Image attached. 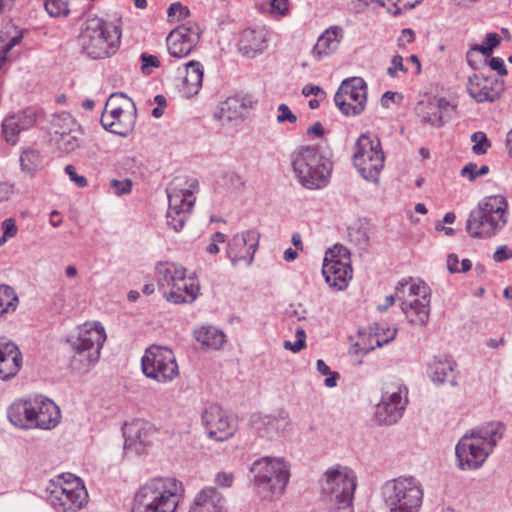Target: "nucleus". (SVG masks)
Wrapping results in <instances>:
<instances>
[{"instance_id": "nucleus-25", "label": "nucleus", "mask_w": 512, "mask_h": 512, "mask_svg": "<svg viewBox=\"0 0 512 512\" xmlns=\"http://www.w3.org/2000/svg\"><path fill=\"white\" fill-rule=\"evenodd\" d=\"M36 122L35 114L31 110H23L6 117L2 122V133L5 140L15 145L22 131L28 130Z\"/></svg>"}, {"instance_id": "nucleus-48", "label": "nucleus", "mask_w": 512, "mask_h": 512, "mask_svg": "<svg viewBox=\"0 0 512 512\" xmlns=\"http://www.w3.org/2000/svg\"><path fill=\"white\" fill-rule=\"evenodd\" d=\"M328 261L330 260H340L341 262L344 260H350V251L344 247L343 245L336 244L333 248L328 249L325 254V258Z\"/></svg>"}, {"instance_id": "nucleus-63", "label": "nucleus", "mask_w": 512, "mask_h": 512, "mask_svg": "<svg viewBox=\"0 0 512 512\" xmlns=\"http://www.w3.org/2000/svg\"><path fill=\"white\" fill-rule=\"evenodd\" d=\"M484 43L488 46V50L493 51L500 44V37L497 33L490 32L486 35Z\"/></svg>"}, {"instance_id": "nucleus-51", "label": "nucleus", "mask_w": 512, "mask_h": 512, "mask_svg": "<svg viewBox=\"0 0 512 512\" xmlns=\"http://www.w3.org/2000/svg\"><path fill=\"white\" fill-rule=\"evenodd\" d=\"M306 340V333L303 329H298L296 331V341L291 342L289 340H286L283 344L284 348L287 350H291L294 353L299 352L305 347Z\"/></svg>"}, {"instance_id": "nucleus-5", "label": "nucleus", "mask_w": 512, "mask_h": 512, "mask_svg": "<svg viewBox=\"0 0 512 512\" xmlns=\"http://www.w3.org/2000/svg\"><path fill=\"white\" fill-rule=\"evenodd\" d=\"M293 171L299 183L310 190L324 188L332 172V162L316 147L301 146L291 155Z\"/></svg>"}, {"instance_id": "nucleus-40", "label": "nucleus", "mask_w": 512, "mask_h": 512, "mask_svg": "<svg viewBox=\"0 0 512 512\" xmlns=\"http://www.w3.org/2000/svg\"><path fill=\"white\" fill-rule=\"evenodd\" d=\"M20 166L24 173L33 176L43 166V158L39 151L26 149L20 155Z\"/></svg>"}, {"instance_id": "nucleus-7", "label": "nucleus", "mask_w": 512, "mask_h": 512, "mask_svg": "<svg viewBox=\"0 0 512 512\" xmlns=\"http://www.w3.org/2000/svg\"><path fill=\"white\" fill-rule=\"evenodd\" d=\"M106 340L104 327L98 323L85 324L74 340H69L73 351L71 363L75 369L88 370L100 358Z\"/></svg>"}, {"instance_id": "nucleus-19", "label": "nucleus", "mask_w": 512, "mask_h": 512, "mask_svg": "<svg viewBox=\"0 0 512 512\" xmlns=\"http://www.w3.org/2000/svg\"><path fill=\"white\" fill-rule=\"evenodd\" d=\"M505 90L504 80L475 73L468 79L467 91L477 102H494Z\"/></svg>"}, {"instance_id": "nucleus-14", "label": "nucleus", "mask_w": 512, "mask_h": 512, "mask_svg": "<svg viewBox=\"0 0 512 512\" xmlns=\"http://www.w3.org/2000/svg\"><path fill=\"white\" fill-rule=\"evenodd\" d=\"M144 375L160 383H167L179 374L173 351L167 347L152 345L145 350L141 359Z\"/></svg>"}, {"instance_id": "nucleus-61", "label": "nucleus", "mask_w": 512, "mask_h": 512, "mask_svg": "<svg viewBox=\"0 0 512 512\" xmlns=\"http://www.w3.org/2000/svg\"><path fill=\"white\" fill-rule=\"evenodd\" d=\"M1 226L3 235L8 239L14 237L17 234V227L15 221L12 218L5 219Z\"/></svg>"}, {"instance_id": "nucleus-23", "label": "nucleus", "mask_w": 512, "mask_h": 512, "mask_svg": "<svg viewBox=\"0 0 512 512\" xmlns=\"http://www.w3.org/2000/svg\"><path fill=\"white\" fill-rule=\"evenodd\" d=\"M153 433L152 425L147 422L137 421L131 423L124 430V449L132 450L136 454L143 453L145 448L151 444Z\"/></svg>"}, {"instance_id": "nucleus-26", "label": "nucleus", "mask_w": 512, "mask_h": 512, "mask_svg": "<svg viewBox=\"0 0 512 512\" xmlns=\"http://www.w3.org/2000/svg\"><path fill=\"white\" fill-rule=\"evenodd\" d=\"M226 499L215 487L200 490L188 512H226Z\"/></svg>"}, {"instance_id": "nucleus-18", "label": "nucleus", "mask_w": 512, "mask_h": 512, "mask_svg": "<svg viewBox=\"0 0 512 512\" xmlns=\"http://www.w3.org/2000/svg\"><path fill=\"white\" fill-rule=\"evenodd\" d=\"M260 234L254 230H246L235 234L227 243L226 256L233 267L243 263L250 266L258 249Z\"/></svg>"}, {"instance_id": "nucleus-22", "label": "nucleus", "mask_w": 512, "mask_h": 512, "mask_svg": "<svg viewBox=\"0 0 512 512\" xmlns=\"http://www.w3.org/2000/svg\"><path fill=\"white\" fill-rule=\"evenodd\" d=\"M255 103L250 94H235L220 103L216 117L223 123L239 120Z\"/></svg>"}, {"instance_id": "nucleus-42", "label": "nucleus", "mask_w": 512, "mask_h": 512, "mask_svg": "<svg viewBox=\"0 0 512 512\" xmlns=\"http://www.w3.org/2000/svg\"><path fill=\"white\" fill-rule=\"evenodd\" d=\"M82 131L71 132L61 136L52 137L58 149L64 153H72L80 147Z\"/></svg>"}, {"instance_id": "nucleus-16", "label": "nucleus", "mask_w": 512, "mask_h": 512, "mask_svg": "<svg viewBox=\"0 0 512 512\" xmlns=\"http://www.w3.org/2000/svg\"><path fill=\"white\" fill-rule=\"evenodd\" d=\"M201 419L208 437L217 441L229 439L238 429L234 417L217 404L205 408Z\"/></svg>"}, {"instance_id": "nucleus-2", "label": "nucleus", "mask_w": 512, "mask_h": 512, "mask_svg": "<svg viewBox=\"0 0 512 512\" xmlns=\"http://www.w3.org/2000/svg\"><path fill=\"white\" fill-rule=\"evenodd\" d=\"M182 482L172 477H154L134 495L133 512H177L183 497Z\"/></svg>"}, {"instance_id": "nucleus-20", "label": "nucleus", "mask_w": 512, "mask_h": 512, "mask_svg": "<svg viewBox=\"0 0 512 512\" xmlns=\"http://www.w3.org/2000/svg\"><path fill=\"white\" fill-rule=\"evenodd\" d=\"M200 38L199 28L195 24L181 25L173 29L166 38L170 56L184 58L197 45Z\"/></svg>"}, {"instance_id": "nucleus-30", "label": "nucleus", "mask_w": 512, "mask_h": 512, "mask_svg": "<svg viewBox=\"0 0 512 512\" xmlns=\"http://www.w3.org/2000/svg\"><path fill=\"white\" fill-rule=\"evenodd\" d=\"M199 284L186 275L178 281L172 290L165 291V299L174 304L192 303L198 296Z\"/></svg>"}, {"instance_id": "nucleus-29", "label": "nucleus", "mask_w": 512, "mask_h": 512, "mask_svg": "<svg viewBox=\"0 0 512 512\" xmlns=\"http://www.w3.org/2000/svg\"><path fill=\"white\" fill-rule=\"evenodd\" d=\"M430 301L431 294H428L424 298L419 297L416 300L408 299V301L406 300L400 303V306L402 312L411 324L424 326L427 324L430 316Z\"/></svg>"}, {"instance_id": "nucleus-62", "label": "nucleus", "mask_w": 512, "mask_h": 512, "mask_svg": "<svg viewBox=\"0 0 512 512\" xmlns=\"http://www.w3.org/2000/svg\"><path fill=\"white\" fill-rule=\"evenodd\" d=\"M491 69L495 70L498 75L504 76L507 74V69L502 58L493 57L489 61Z\"/></svg>"}, {"instance_id": "nucleus-57", "label": "nucleus", "mask_w": 512, "mask_h": 512, "mask_svg": "<svg viewBox=\"0 0 512 512\" xmlns=\"http://www.w3.org/2000/svg\"><path fill=\"white\" fill-rule=\"evenodd\" d=\"M214 481L219 487L228 488L233 484L234 475L230 472H219L216 474Z\"/></svg>"}, {"instance_id": "nucleus-56", "label": "nucleus", "mask_w": 512, "mask_h": 512, "mask_svg": "<svg viewBox=\"0 0 512 512\" xmlns=\"http://www.w3.org/2000/svg\"><path fill=\"white\" fill-rule=\"evenodd\" d=\"M512 258V251L506 245H500L493 253V260L497 263L509 260Z\"/></svg>"}, {"instance_id": "nucleus-21", "label": "nucleus", "mask_w": 512, "mask_h": 512, "mask_svg": "<svg viewBox=\"0 0 512 512\" xmlns=\"http://www.w3.org/2000/svg\"><path fill=\"white\" fill-rule=\"evenodd\" d=\"M32 408L34 414L33 429L51 430L60 423V409L51 399L36 395L32 397Z\"/></svg>"}, {"instance_id": "nucleus-49", "label": "nucleus", "mask_w": 512, "mask_h": 512, "mask_svg": "<svg viewBox=\"0 0 512 512\" xmlns=\"http://www.w3.org/2000/svg\"><path fill=\"white\" fill-rule=\"evenodd\" d=\"M489 171V167L486 165L478 168L477 164L469 163L461 169V175L463 177H467L469 180H474L478 176H482L487 174Z\"/></svg>"}, {"instance_id": "nucleus-52", "label": "nucleus", "mask_w": 512, "mask_h": 512, "mask_svg": "<svg viewBox=\"0 0 512 512\" xmlns=\"http://www.w3.org/2000/svg\"><path fill=\"white\" fill-rule=\"evenodd\" d=\"M168 17L172 20H181L189 16L190 11L188 7L179 2L172 3L167 10Z\"/></svg>"}, {"instance_id": "nucleus-55", "label": "nucleus", "mask_w": 512, "mask_h": 512, "mask_svg": "<svg viewBox=\"0 0 512 512\" xmlns=\"http://www.w3.org/2000/svg\"><path fill=\"white\" fill-rule=\"evenodd\" d=\"M397 70L406 72L407 69L403 65V58L400 55L393 56L391 60V66L388 67L387 73L390 77H396L397 76Z\"/></svg>"}, {"instance_id": "nucleus-64", "label": "nucleus", "mask_w": 512, "mask_h": 512, "mask_svg": "<svg viewBox=\"0 0 512 512\" xmlns=\"http://www.w3.org/2000/svg\"><path fill=\"white\" fill-rule=\"evenodd\" d=\"M415 39V33L413 30L406 28L401 32V36L399 37V45H405L412 43Z\"/></svg>"}, {"instance_id": "nucleus-8", "label": "nucleus", "mask_w": 512, "mask_h": 512, "mask_svg": "<svg viewBox=\"0 0 512 512\" xmlns=\"http://www.w3.org/2000/svg\"><path fill=\"white\" fill-rule=\"evenodd\" d=\"M255 485L271 497L283 494L290 477L289 467L282 458L263 457L251 467Z\"/></svg>"}, {"instance_id": "nucleus-39", "label": "nucleus", "mask_w": 512, "mask_h": 512, "mask_svg": "<svg viewBox=\"0 0 512 512\" xmlns=\"http://www.w3.org/2000/svg\"><path fill=\"white\" fill-rule=\"evenodd\" d=\"M52 137L78 132L81 129L77 121L68 112H61L53 116L51 121Z\"/></svg>"}, {"instance_id": "nucleus-6", "label": "nucleus", "mask_w": 512, "mask_h": 512, "mask_svg": "<svg viewBox=\"0 0 512 512\" xmlns=\"http://www.w3.org/2000/svg\"><path fill=\"white\" fill-rule=\"evenodd\" d=\"M424 497L422 484L413 476H400L381 486L387 512H420Z\"/></svg>"}, {"instance_id": "nucleus-41", "label": "nucleus", "mask_w": 512, "mask_h": 512, "mask_svg": "<svg viewBox=\"0 0 512 512\" xmlns=\"http://www.w3.org/2000/svg\"><path fill=\"white\" fill-rule=\"evenodd\" d=\"M18 305V296L14 289L9 285H0V319L5 318L6 314L14 312Z\"/></svg>"}, {"instance_id": "nucleus-12", "label": "nucleus", "mask_w": 512, "mask_h": 512, "mask_svg": "<svg viewBox=\"0 0 512 512\" xmlns=\"http://www.w3.org/2000/svg\"><path fill=\"white\" fill-rule=\"evenodd\" d=\"M136 123L134 103L123 93L112 94L105 104L101 117L103 128L113 134L126 137Z\"/></svg>"}, {"instance_id": "nucleus-36", "label": "nucleus", "mask_w": 512, "mask_h": 512, "mask_svg": "<svg viewBox=\"0 0 512 512\" xmlns=\"http://www.w3.org/2000/svg\"><path fill=\"white\" fill-rule=\"evenodd\" d=\"M186 269L183 266L161 264L157 267V283L159 290L165 297V291L172 290L178 281L185 276Z\"/></svg>"}, {"instance_id": "nucleus-50", "label": "nucleus", "mask_w": 512, "mask_h": 512, "mask_svg": "<svg viewBox=\"0 0 512 512\" xmlns=\"http://www.w3.org/2000/svg\"><path fill=\"white\" fill-rule=\"evenodd\" d=\"M132 185V180L129 178H125L123 180L112 179L110 181V187L113 189L116 196L129 194L132 190Z\"/></svg>"}, {"instance_id": "nucleus-10", "label": "nucleus", "mask_w": 512, "mask_h": 512, "mask_svg": "<svg viewBox=\"0 0 512 512\" xmlns=\"http://www.w3.org/2000/svg\"><path fill=\"white\" fill-rule=\"evenodd\" d=\"M198 188V181L192 179L187 188L182 187V179L175 178L167 188L168 209L166 224L175 232H179L188 220L194 203V192Z\"/></svg>"}, {"instance_id": "nucleus-15", "label": "nucleus", "mask_w": 512, "mask_h": 512, "mask_svg": "<svg viewBox=\"0 0 512 512\" xmlns=\"http://www.w3.org/2000/svg\"><path fill=\"white\" fill-rule=\"evenodd\" d=\"M366 101L367 84L361 77L343 80L334 96L335 105L347 116L361 114L365 109Z\"/></svg>"}, {"instance_id": "nucleus-37", "label": "nucleus", "mask_w": 512, "mask_h": 512, "mask_svg": "<svg viewBox=\"0 0 512 512\" xmlns=\"http://www.w3.org/2000/svg\"><path fill=\"white\" fill-rule=\"evenodd\" d=\"M290 424L289 414L285 410H280L275 415H265L260 417L257 429L263 430V434L272 437L286 430Z\"/></svg>"}, {"instance_id": "nucleus-47", "label": "nucleus", "mask_w": 512, "mask_h": 512, "mask_svg": "<svg viewBox=\"0 0 512 512\" xmlns=\"http://www.w3.org/2000/svg\"><path fill=\"white\" fill-rule=\"evenodd\" d=\"M261 8L268 10L272 15L284 16L288 13L289 2L288 0H270L261 5Z\"/></svg>"}, {"instance_id": "nucleus-31", "label": "nucleus", "mask_w": 512, "mask_h": 512, "mask_svg": "<svg viewBox=\"0 0 512 512\" xmlns=\"http://www.w3.org/2000/svg\"><path fill=\"white\" fill-rule=\"evenodd\" d=\"M7 416L12 425L20 429H33L34 414L32 397L13 402L7 410Z\"/></svg>"}, {"instance_id": "nucleus-45", "label": "nucleus", "mask_w": 512, "mask_h": 512, "mask_svg": "<svg viewBox=\"0 0 512 512\" xmlns=\"http://www.w3.org/2000/svg\"><path fill=\"white\" fill-rule=\"evenodd\" d=\"M45 9L52 17H64L70 12L69 0H46Z\"/></svg>"}, {"instance_id": "nucleus-32", "label": "nucleus", "mask_w": 512, "mask_h": 512, "mask_svg": "<svg viewBox=\"0 0 512 512\" xmlns=\"http://www.w3.org/2000/svg\"><path fill=\"white\" fill-rule=\"evenodd\" d=\"M343 29L339 26H331L326 29L318 38L312 50L313 56L320 60L335 52L343 39Z\"/></svg>"}, {"instance_id": "nucleus-44", "label": "nucleus", "mask_w": 512, "mask_h": 512, "mask_svg": "<svg viewBox=\"0 0 512 512\" xmlns=\"http://www.w3.org/2000/svg\"><path fill=\"white\" fill-rule=\"evenodd\" d=\"M397 334L396 328H391L386 324H375L374 337H375V346L381 347L386 343L392 341Z\"/></svg>"}, {"instance_id": "nucleus-38", "label": "nucleus", "mask_w": 512, "mask_h": 512, "mask_svg": "<svg viewBox=\"0 0 512 512\" xmlns=\"http://www.w3.org/2000/svg\"><path fill=\"white\" fill-rule=\"evenodd\" d=\"M195 339L202 344V346L218 350L225 342V334L214 326H201L194 331Z\"/></svg>"}, {"instance_id": "nucleus-3", "label": "nucleus", "mask_w": 512, "mask_h": 512, "mask_svg": "<svg viewBox=\"0 0 512 512\" xmlns=\"http://www.w3.org/2000/svg\"><path fill=\"white\" fill-rule=\"evenodd\" d=\"M121 39V28L116 22L100 17H89L82 25L79 44L92 59H104L116 53Z\"/></svg>"}, {"instance_id": "nucleus-54", "label": "nucleus", "mask_w": 512, "mask_h": 512, "mask_svg": "<svg viewBox=\"0 0 512 512\" xmlns=\"http://www.w3.org/2000/svg\"><path fill=\"white\" fill-rule=\"evenodd\" d=\"M226 235L222 232H215L211 235V242L206 248L209 254H218L220 252L219 244L226 242Z\"/></svg>"}, {"instance_id": "nucleus-4", "label": "nucleus", "mask_w": 512, "mask_h": 512, "mask_svg": "<svg viewBox=\"0 0 512 512\" xmlns=\"http://www.w3.org/2000/svg\"><path fill=\"white\" fill-rule=\"evenodd\" d=\"M507 215V199L503 195L488 196L471 210L466 230L473 238H492L506 226Z\"/></svg>"}, {"instance_id": "nucleus-24", "label": "nucleus", "mask_w": 512, "mask_h": 512, "mask_svg": "<svg viewBox=\"0 0 512 512\" xmlns=\"http://www.w3.org/2000/svg\"><path fill=\"white\" fill-rule=\"evenodd\" d=\"M352 273L351 261L324 259L322 274L330 287L336 290L345 289L352 279Z\"/></svg>"}, {"instance_id": "nucleus-17", "label": "nucleus", "mask_w": 512, "mask_h": 512, "mask_svg": "<svg viewBox=\"0 0 512 512\" xmlns=\"http://www.w3.org/2000/svg\"><path fill=\"white\" fill-rule=\"evenodd\" d=\"M407 393V388L400 383L387 386L376 407V416L381 423L391 425L402 417L408 402Z\"/></svg>"}, {"instance_id": "nucleus-43", "label": "nucleus", "mask_w": 512, "mask_h": 512, "mask_svg": "<svg viewBox=\"0 0 512 512\" xmlns=\"http://www.w3.org/2000/svg\"><path fill=\"white\" fill-rule=\"evenodd\" d=\"M447 105L448 103L444 99L437 100L435 104L430 103L429 112L422 117V122L434 127H441L444 124L442 109Z\"/></svg>"}, {"instance_id": "nucleus-28", "label": "nucleus", "mask_w": 512, "mask_h": 512, "mask_svg": "<svg viewBox=\"0 0 512 512\" xmlns=\"http://www.w3.org/2000/svg\"><path fill=\"white\" fill-rule=\"evenodd\" d=\"M21 367V353L12 341L0 340V379L14 377Z\"/></svg>"}, {"instance_id": "nucleus-59", "label": "nucleus", "mask_w": 512, "mask_h": 512, "mask_svg": "<svg viewBox=\"0 0 512 512\" xmlns=\"http://www.w3.org/2000/svg\"><path fill=\"white\" fill-rule=\"evenodd\" d=\"M141 62H142V71L144 73H146V70L150 67H159L160 66V61L159 59L154 56V55H151V54H147V53H142L141 54Z\"/></svg>"}, {"instance_id": "nucleus-60", "label": "nucleus", "mask_w": 512, "mask_h": 512, "mask_svg": "<svg viewBox=\"0 0 512 512\" xmlns=\"http://www.w3.org/2000/svg\"><path fill=\"white\" fill-rule=\"evenodd\" d=\"M474 52H480L484 56H490V54L492 53L491 50H488V46L485 43L483 45L476 44V45L472 46L467 53V60H468L469 65L473 68H476V66L474 65V62L471 59L472 54Z\"/></svg>"}, {"instance_id": "nucleus-11", "label": "nucleus", "mask_w": 512, "mask_h": 512, "mask_svg": "<svg viewBox=\"0 0 512 512\" xmlns=\"http://www.w3.org/2000/svg\"><path fill=\"white\" fill-rule=\"evenodd\" d=\"M48 501L59 512L77 511L88 501V493L82 481L72 474L58 477L47 487Z\"/></svg>"}, {"instance_id": "nucleus-13", "label": "nucleus", "mask_w": 512, "mask_h": 512, "mask_svg": "<svg viewBox=\"0 0 512 512\" xmlns=\"http://www.w3.org/2000/svg\"><path fill=\"white\" fill-rule=\"evenodd\" d=\"M357 479L354 471L346 466L336 465L325 472L322 491L337 509L349 507L352 504Z\"/></svg>"}, {"instance_id": "nucleus-1", "label": "nucleus", "mask_w": 512, "mask_h": 512, "mask_svg": "<svg viewBox=\"0 0 512 512\" xmlns=\"http://www.w3.org/2000/svg\"><path fill=\"white\" fill-rule=\"evenodd\" d=\"M506 430L502 422H491L466 433L455 447L457 466L461 470L480 468Z\"/></svg>"}, {"instance_id": "nucleus-46", "label": "nucleus", "mask_w": 512, "mask_h": 512, "mask_svg": "<svg viewBox=\"0 0 512 512\" xmlns=\"http://www.w3.org/2000/svg\"><path fill=\"white\" fill-rule=\"evenodd\" d=\"M471 141L474 143L472 151L476 155H483L491 147V143L486 134L482 131L475 132L471 135Z\"/></svg>"}, {"instance_id": "nucleus-27", "label": "nucleus", "mask_w": 512, "mask_h": 512, "mask_svg": "<svg viewBox=\"0 0 512 512\" xmlns=\"http://www.w3.org/2000/svg\"><path fill=\"white\" fill-rule=\"evenodd\" d=\"M267 47V31L262 28L244 29L239 37V52L247 57H255Z\"/></svg>"}, {"instance_id": "nucleus-58", "label": "nucleus", "mask_w": 512, "mask_h": 512, "mask_svg": "<svg viewBox=\"0 0 512 512\" xmlns=\"http://www.w3.org/2000/svg\"><path fill=\"white\" fill-rule=\"evenodd\" d=\"M65 172L78 187H85L87 185V179L84 176L78 175L73 165H67Z\"/></svg>"}, {"instance_id": "nucleus-33", "label": "nucleus", "mask_w": 512, "mask_h": 512, "mask_svg": "<svg viewBox=\"0 0 512 512\" xmlns=\"http://www.w3.org/2000/svg\"><path fill=\"white\" fill-rule=\"evenodd\" d=\"M203 67L200 62L191 60L185 64V76L180 85V92L186 98L197 95L202 87Z\"/></svg>"}, {"instance_id": "nucleus-34", "label": "nucleus", "mask_w": 512, "mask_h": 512, "mask_svg": "<svg viewBox=\"0 0 512 512\" xmlns=\"http://www.w3.org/2000/svg\"><path fill=\"white\" fill-rule=\"evenodd\" d=\"M428 294H431L429 286L425 282L413 278L403 279L396 286V298L400 303L408 301V299L424 298Z\"/></svg>"}, {"instance_id": "nucleus-35", "label": "nucleus", "mask_w": 512, "mask_h": 512, "mask_svg": "<svg viewBox=\"0 0 512 512\" xmlns=\"http://www.w3.org/2000/svg\"><path fill=\"white\" fill-rule=\"evenodd\" d=\"M455 363L451 359H440L434 357L428 364V373L437 385L444 384L449 381L452 385H456L455 377L453 376Z\"/></svg>"}, {"instance_id": "nucleus-9", "label": "nucleus", "mask_w": 512, "mask_h": 512, "mask_svg": "<svg viewBox=\"0 0 512 512\" xmlns=\"http://www.w3.org/2000/svg\"><path fill=\"white\" fill-rule=\"evenodd\" d=\"M352 161L363 179L377 183L385 161L380 140L370 134L360 135L354 145Z\"/></svg>"}, {"instance_id": "nucleus-53", "label": "nucleus", "mask_w": 512, "mask_h": 512, "mask_svg": "<svg viewBox=\"0 0 512 512\" xmlns=\"http://www.w3.org/2000/svg\"><path fill=\"white\" fill-rule=\"evenodd\" d=\"M295 123L297 121V116L290 110V108L282 103L278 106V115L277 122L282 124L284 122Z\"/></svg>"}]
</instances>
